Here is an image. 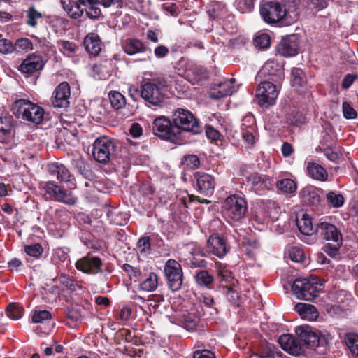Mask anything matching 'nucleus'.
<instances>
[{"mask_svg": "<svg viewBox=\"0 0 358 358\" xmlns=\"http://www.w3.org/2000/svg\"><path fill=\"white\" fill-rule=\"evenodd\" d=\"M83 45L89 54L96 56L101 50L102 43L97 34L89 33L84 38Z\"/></svg>", "mask_w": 358, "mask_h": 358, "instance_id": "29", "label": "nucleus"}, {"mask_svg": "<svg viewBox=\"0 0 358 358\" xmlns=\"http://www.w3.org/2000/svg\"><path fill=\"white\" fill-rule=\"evenodd\" d=\"M296 311L301 316L306 317L317 313L316 308L310 304L299 303L295 306Z\"/></svg>", "mask_w": 358, "mask_h": 358, "instance_id": "53", "label": "nucleus"}, {"mask_svg": "<svg viewBox=\"0 0 358 358\" xmlns=\"http://www.w3.org/2000/svg\"><path fill=\"white\" fill-rule=\"evenodd\" d=\"M342 245L343 241L327 243L322 246V250L331 258L336 259L339 257V250Z\"/></svg>", "mask_w": 358, "mask_h": 358, "instance_id": "49", "label": "nucleus"}, {"mask_svg": "<svg viewBox=\"0 0 358 358\" xmlns=\"http://www.w3.org/2000/svg\"><path fill=\"white\" fill-rule=\"evenodd\" d=\"M105 211L110 224L124 226L127 223L129 220L127 213L121 211L118 208L109 206Z\"/></svg>", "mask_w": 358, "mask_h": 358, "instance_id": "31", "label": "nucleus"}, {"mask_svg": "<svg viewBox=\"0 0 358 358\" xmlns=\"http://www.w3.org/2000/svg\"><path fill=\"white\" fill-rule=\"evenodd\" d=\"M291 85L296 88H306L308 79L304 71L299 67H294L291 70Z\"/></svg>", "mask_w": 358, "mask_h": 358, "instance_id": "35", "label": "nucleus"}, {"mask_svg": "<svg viewBox=\"0 0 358 358\" xmlns=\"http://www.w3.org/2000/svg\"><path fill=\"white\" fill-rule=\"evenodd\" d=\"M24 310V308L18 303H11L7 306L6 313L9 318L16 320L23 316Z\"/></svg>", "mask_w": 358, "mask_h": 358, "instance_id": "45", "label": "nucleus"}, {"mask_svg": "<svg viewBox=\"0 0 358 358\" xmlns=\"http://www.w3.org/2000/svg\"><path fill=\"white\" fill-rule=\"evenodd\" d=\"M207 256L208 254L203 248L200 247L194 248L184 259V266L189 268H205L207 267L208 262L204 257Z\"/></svg>", "mask_w": 358, "mask_h": 358, "instance_id": "23", "label": "nucleus"}, {"mask_svg": "<svg viewBox=\"0 0 358 358\" xmlns=\"http://www.w3.org/2000/svg\"><path fill=\"white\" fill-rule=\"evenodd\" d=\"M223 289L226 294L228 301L234 306H239V295L231 287L226 285H223Z\"/></svg>", "mask_w": 358, "mask_h": 358, "instance_id": "54", "label": "nucleus"}, {"mask_svg": "<svg viewBox=\"0 0 358 358\" xmlns=\"http://www.w3.org/2000/svg\"><path fill=\"white\" fill-rule=\"evenodd\" d=\"M24 252L29 256H31V257H33L35 258H39L43 252V248L40 243H35L33 245H26L24 246Z\"/></svg>", "mask_w": 358, "mask_h": 358, "instance_id": "58", "label": "nucleus"}, {"mask_svg": "<svg viewBox=\"0 0 358 358\" xmlns=\"http://www.w3.org/2000/svg\"><path fill=\"white\" fill-rule=\"evenodd\" d=\"M196 180V189L206 196H210L215 189V182L214 178L204 172H196L194 174Z\"/></svg>", "mask_w": 358, "mask_h": 358, "instance_id": "21", "label": "nucleus"}, {"mask_svg": "<svg viewBox=\"0 0 358 358\" xmlns=\"http://www.w3.org/2000/svg\"><path fill=\"white\" fill-rule=\"evenodd\" d=\"M12 138V122L7 117H0V142L8 143Z\"/></svg>", "mask_w": 358, "mask_h": 358, "instance_id": "38", "label": "nucleus"}, {"mask_svg": "<svg viewBox=\"0 0 358 358\" xmlns=\"http://www.w3.org/2000/svg\"><path fill=\"white\" fill-rule=\"evenodd\" d=\"M178 320L181 327L188 331H193L199 324V317L194 313H186L181 315Z\"/></svg>", "mask_w": 358, "mask_h": 358, "instance_id": "37", "label": "nucleus"}, {"mask_svg": "<svg viewBox=\"0 0 358 358\" xmlns=\"http://www.w3.org/2000/svg\"><path fill=\"white\" fill-rule=\"evenodd\" d=\"M175 128L173 120L165 116H159L152 122V131L155 136L164 141L181 144L182 140Z\"/></svg>", "mask_w": 358, "mask_h": 358, "instance_id": "7", "label": "nucleus"}, {"mask_svg": "<svg viewBox=\"0 0 358 358\" xmlns=\"http://www.w3.org/2000/svg\"><path fill=\"white\" fill-rule=\"evenodd\" d=\"M292 292L300 300L312 301L318 296L317 287L306 278H297L292 285Z\"/></svg>", "mask_w": 358, "mask_h": 358, "instance_id": "13", "label": "nucleus"}, {"mask_svg": "<svg viewBox=\"0 0 358 358\" xmlns=\"http://www.w3.org/2000/svg\"><path fill=\"white\" fill-rule=\"evenodd\" d=\"M217 278L220 282H230L233 279L232 273L221 263L217 266Z\"/></svg>", "mask_w": 358, "mask_h": 358, "instance_id": "55", "label": "nucleus"}, {"mask_svg": "<svg viewBox=\"0 0 358 358\" xmlns=\"http://www.w3.org/2000/svg\"><path fill=\"white\" fill-rule=\"evenodd\" d=\"M278 189L286 194H294L297 189L296 182L289 178H284L275 182Z\"/></svg>", "mask_w": 358, "mask_h": 358, "instance_id": "41", "label": "nucleus"}, {"mask_svg": "<svg viewBox=\"0 0 358 358\" xmlns=\"http://www.w3.org/2000/svg\"><path fill=\"white\" fill-rule=\"evenodd\" d=\"M169 85L164 77H156L141 83V99L153 106H161L166 99Z\"/></svg>", "mask_w": 358, "mask_h": 358, "instance_id": "2", "label": "nucleus"}, {"mask_svg": "<svg viewBox=\"0 0 358 358\" xmlns=\"http://www.w3.org/2000/svg\"><path fill=\"white\" fill-rule=\"evenodd\" d=\"M52 319V315L48 310H36L32 315V322L34 323H42L46 320H50Z\"/></svg>", "mask_w": 358, "mask_h": 358, "instance_id": "57", "label": "nucleus"}, {"mask_svg": "<svg viewBox=\"0 0 358 358\" xmlns=\"http://www.w3.org/2000/svg\"><path fill=\"white\" fill-rule=\"evenodd\" d=\"M103 262L99 257L94 256L88 252L85 256L78 259L75 263L77 270L87 275H96L103 273Z\"/></svg>", "mask_w": 358, "mask_h": 358, "instance_id": "14", "label": "nucleus"}, {"mask_svg": "<svg viewBox=\"0 0 358 358\" xmlns=\"http://www.w3.org/2000/svg\"><path fill=\"white\" fill-rule=\"evenodd\" d=\"M234 78L224 80L223 82L215 83L210 89V96L214 99H219L231 95L234 90Z\"/></svg>", "mask_w": 358, "mask_h": 358, "instance_id": "26", "label": "nucleus"}, {"mask_svg": "<svg viewBox=\"0 0 358 358\" xmlns=\"http://www.w3.org/2000/svg\"><path fill=\"white\" fill-rule=\"evenodd\" d=\"M92 146V156L100 164H108L111 158L116 155L115 141L108 136H102L96 138Z\"/></svg>", "mask_w": 358, "mask_h": 358, "instance_id": "5", "label": "nucleus"}, {"mask_svg": "<svg viewBox=\"0 0 358 358\" xmlns=\"http://www.w3.org/2000/svg\"><path fill=\"white\" fill-rule=\"evenodd\" d=\"M42 18V14L34 6H31L27 12V24L31 27L38 25V20Z\"/></svg>", "mask_w": 358, "mask_h": 358, "instance_id": "50", "label": "nucleus"}, {"mask_svg": "<svg viewBox=\"0 0 358 358\" xmlns=\"http://www.w3.org/2000/svg\"><path fill=\"white\" fill-rule=\"evenodd\" d=\"M248 182L251 184L255 193L259 195L271 190L275 185V181L271 177L257 172L252 173L248 176Z\"/></svg>", "mask_w": 358, "mask_h": 358, "instance_id": "17", "label": "nucleus"}, {"mask_svg": "<svg viewBox=\"0 0 358 358\" xmlns=\"http://www.w3.org/2000/svg\"><path fill=\"white\" fill-rule=\"evenodd\" d=\"M54 281L59 284L63 291L71 294L78 292L83 288L82 281H78L73 276L65 273L57 275Z\"/></svg>", "mask_w": 358, "mask_h": 358, "instance_id": "25", "label": "nucleus"}, {"mask_svg": "<svg viewBox=\"0 0 358 358\" xmlns=\"http://www.w3.org/2000/svg\"><path fill=\"white\" fill-rule=\"evenodd\" d=\"M289 256L292 261L301 262L305 259V253L303 249L293 246L289 250Z\"/></svg>", "mask_w": 358, "mask_h": 358, "instance_id": "61", "label": "nucleus"}, {"mask_svg": "<svg viewBox=\"0 0 358 358\" xmlns=\"http://www.w3.org/2000/svg\"><path fill=\"white\" fill-rule=\"evenodd\" d=\"M108 99L111 106L115 110H120L126 105V99L123 94L117 91H110Z\"/></svg>", "mask_w": 358, "mask_h": 358, "instance_id": "44", "label": "nucleus"}, {"mask_svg": "<svg viewBox=\"0 0 358 358\" xmlns=\"http://www.w3.org/2000/svg\"><path fill=\"white\" fill-rule=\"evenodd\" d=\"M282 355V353L278 350L275 345L268 343L264 351L262 354L258 355V356L260 358H268L274 357L275 355L280 357Z\"/></svg>", "mask_w": 358, "mask_h": 358, "instance_id": "60", "label": "nucleus"}, {"mask_svg": "<svg viewBox=\"0 0 358 358\" xmlns=\"http://www.w3.org/2000/svg\"><path fill=\"white\" fill-rule=\"evenodd\" d=\"M57 43L59 50L65 57H71L76 55L79 50V46L73 41L59 40Z\"/></svg>", "mask_w": 358, "mask_h": 358, "instance_id": "40", "label": "nucleus"}, {"mask_svg": "<svg viewBox=\"0 0 358 358\" xmlns=\"http://www.w3.org/2000/svg\"><path fill=\"white\" fill-rule=\"evenodd\" d=\"M345 343L350 351L358 357V334L355 333L346 334L345 337Z\"/></svg>", "mask_w": 358, "mask_h": 358, "instance_id": "48", "label": "nucleus"}, {"mask_svg": "<svg viewBox=\"0 0 358 358\" xmlns=\"http://www.w3.org/2000/svg\"><path fill=\"white\" fill-rule=\"evenodd\" d=\"M278 342L282 349L291 355L297 357L304 353V345L301 343L299 338H295L291 334L281 335L278 338Z\"/></svg>", "mask_w": 358, "mask_h": 358, "instance_id": "20", "label": "nucleus"}, {"mask_svg": "<svg viewBox=\"0 0 358 358\" xmlns=\"http://www.w3.org/2000/svg\"><path fill=\"white\" fill-rule=\"evenodd\" d=\"M259 12L263 20L268 24L289 26L299 18L296 0L266 1L260 6Z\"/></svg>", "mask_w": 358, "mask_h": 358, "instance_id": "1", "label": "nucleus"}, {"mask_svg": "<svg viewBox=\"0 0 358 358\" xmlns=\"http://www.w3.org/2000/svg\"><path fill=\"white\" fill-rule=\"evenodd\" d=\"M71 95L70 85L67 82H62L55 89L51 101L55 108H66L69 106Z\"/></svg>", "mask_w": 358, "mask_h": 358, "instance_id": "22", "label": "nucleus"}, {"mask_svg": "<svg viewBox=\"0 0 358 358\" xmlns=\"http://www.w3.org/2000/svg\"><path fill=\"white\" fill-rule=\"evenodd\" d=\"M164 273L169 290L176 292L181 289L184 276L181 264L178 261L169 259L164 264Z\"/></svg>", "mask_w": 358, "mask_h": 358, "instance_id": "8", "label": "nucleus"}, {"mask_svg": "<svg viewBox=\"0 0 358 358\" xmlns=\"http://www.w3.org/2000/svg\"><path fill=\"white\" fill-rule=\"evenodd\" d=\"M124 52L128 55H134L138 53L151 52L152 50L141 40L137 38H127L122 44Z\"/></svg>", "mask_w": 358, "mask_h": 358, "instance_id": "27", "label": "nucleus"}, {"mask_svg": "<svg viewBox=\"0 0 358 358\" xmlns=\"http://www.w3.org/2000/svg\"><path fill=\"white\" fill-rule=\"evenodd\" d=\"M84 308L76 305L74 306L68 307L65 310V316L68 321L66 324L71 328H74L81 321L83 316Z\"/></svg>", "mask_w": 358, "mask_h": 358, "instance_id": "32", "label": "nucleus"}, {"mask_svg": "<svg viewBox=\"0 0 358 358\" xmlns=\"http://www.w3.org/2000/svg\"><path fill=\"white\" fill-rule=\"evenodd\" d=\"M40 187L44 191L47 199L69 206H73L77 201V198L71 192L58 185L55 181L42 182Z\"/></svg>", "mask_w": 358, "mask_h": 358, "instance_id": "9", "label": "nucleus"}, {"mask_svg": "<svg viewBox=\"0 0 358 358\" xmlns=\"http://www.w3.org/2000/svg\"><path fill=\"white\" fill-rule=\"evenodd\" d=\"M206 135L208 139L217 144L219 141L222 143L223 139V136L219 132V131L209 124L206 125Z\"/></svg>", "mask_w": 358, "mask_h": 358, "instance_id": "59", "label": "nucleus"}, {"mask_svg": "<svg viewBox=\"0 0 358 358\" xmlns=\"http://www.w3.org/2000/svg\"><path fill=\"white\" fill-rule=\"evenodd\" d=\"M281 84L264 80L256 89L255 96L261 107L268 108L275 103Z\"/></svg>", "mask_w": 358, "mask_h": 358, "instance_id": "10", "label": "nucleus"}, {"mask_svg": "<svg viewBox=\"0 0 358 358\" xmlns=\"http://www.w3.org/2000/svg\"><path fill=\"white\" fill-rule=\"evenodd\" d=\"M248 211L245 199L234 194L227 196L222 206L224 216L231 221H239L243 218Z\"/></svg>", "mask_w": 358, "mask_h": 358, "instance_id": "6", "label": "nucleus"}, {"mask_svg": "<svg viewBox=\"0 0 358 358\" xmlns=\"http://www.w3.org/2000/svg\"><path fill=\"white\" fill-rule=\"evenodd\" d=\"M182 164L187 168V169L194 170L200 167L201 162L199 158L196 155H185L182 158Z\"/></svg>", "mask_w": 358, "mask_h": 358, "instance_id": "46", "label": "nucleus"}, {"mask_svg": "<svg viewBox=\"0 0 358 358\" xmlns=\"http://www.w3.org/2000/svg\"><path fill=\"white\" fill-rule=\"evenodd\" d=\"M45 62L40 55L32 53L29 55L18 67L23 73L31 74L43 68Z\"/></svg>", "mask_w": 358, "mask_h": 358, "instance_id": "24", "label": "nucleus"}, {"mask_svg": "<svg viewBox=\"0 0 358 358\" xmlns=\"http://www.w3.org/2000/svg\"><path fill=\"white\" fill-rule=\"evenodd\" d=\"M255 118L252 115H247L242 119L241 129L256 131Z\"/></svg>", "mask_w": 358, "mask_h": 358, "instance_id": "62", "label": "nucleus"}, {"mask_svg": "<svg viewBox=\"0 0 358 358\" xmlns=\"http://www.w3.org/2000/svg\"><path fill=\"white\" fill-rule=\"evenodd\" d=\"M61 3L68 15L73 19L80 17L86 9V3L84 1L61 0Z\"/></svg>", "mask_w": 358, "mask_h": 358, "instance_id": "28", "label": "nucleus"}, {"mask_svg": "<svg viewBox=\"0 0 358 358\" xmlns=\"http://www.w3.org/2000/svg\"><path fill=\"white\" fill-rule=\"evenodd\" d=\"M306 171L309 177L319 181L324 182L328 178V173L326 169L320 164L315 162H308L307 164Z\"/></svg>", "mask_w": 358, "mask_h": 358, "instance_id": "34", "label": "nucleus"}, {"mask_svg": "<svg viewBox=\"0 0 358 358\" xmlns=\"http://www.w3.org/2000/svg\"><path fill=\"white\" fill-rule=\"evenodd\" d=\"M172 119L180 137L182 131L193 134H199L202 131L199 120L187 109L178 108L173 112Z\"/></svg>", "mask_w": 358, "mask_h": 358, "instance_id": "3", "label": "nucleus"}, {"mask_svg": "<svg viewBox=\"0 0 358 358\" xmlns=\"http://www.w3.org/2000/svg\"><path fill=\"white\" fill-rule=\"evenodd\" d=\"M295 333L301 343L304 345V348L315 349L327 344L326 338L309 325L298 326L295 329Z\"/></svg>", "mask_w": 358, "mask_h": 358, "instance_id": "11", "label": "nucleus"}, {"mask_svg": "<svg viewBox=\"0 0 358 358\" xmlns=\"http://www.w3.org/2000/svg\"><path fill=\"white\" fill-rule=\"evenodd\" d=\"M80 239L87 248L92 250L94 252H101L103 250V241L95 237L90 231L82 233Z\"/></svg>", "mask_w": 358, "mask_h": 358, "instance_id": "33", "label": "nucleus"}, {"mask_svg": "<svg viewBox=\"0 0 358 358\" xmlns=\"http://www.w3.org/2000/svg\"><path fill=\"white\" fill-rule=\"evenodd\" d=\"M77 168L79 173L86 179L89 180H94L96 176L94 172L90 169V166L83 160H78L77 162Z\"/></svg>", "mask_w": 358, "mask_h": 358, "instance_id": "51", "label": "nucleus"}, {"mask_svg": "<svg viewBox=\"0 0 358 358\" xmlns=\"http://www.w3.org/2000/svg\"><path fill=\"white\" fill-rule=\"evenodd\" d=\"M141 254H148L151 251L150 238L148 236H141L136 244Z\"/></svg>", "mask_w": 358, "mask_h": 358, "instance_id": "56", "label": "nucleus"}, {"mask_svg": "<svg viewBox=\"0 0 358 358\" xmlns=\"http://www.w3.org/2000/svg\"><path fill=\"white\" fill-rule=\"evenodd\" d=\"M97 3H86V15L89 18L96 19L101 15V10L96 6Z\"/></svg>", "mask_w": 358, "mask_h": 358, "instance_id": "64", "label": "nucleus"}, {"mask_svg": "<svg viewBox=\"0 0 358 358\" xmlns=\"http://www.w3.org/2000/svg\"><path fill=\"white\" fill-rule=\"evenodd\" d=\"M229 250V247L227 246V241L223 236H220L218 234L210 236L206 245V252L208 255L222 258Z\"/></svg>", "mask_w": 358, "mask_h": 358, "instance_id": "18", "label": "nucleus"}, {"mask_svg": "<svg viewBox=\"0 0 358 358\" xmlns=\"http://www.w3.org/2000/svg\"><path fill=\"white\" fill-rule=\"evenodd\" d=\"M14 50L17 52H26L33 50V43L27 38H20L16 40L14 43Z\"/></svg>", "mask_w": 358, "mask_h": 358, "instance_id": "52", "label": "nucleus"}, {"mask_svg": "<svg viewBox=\"0 0 358 358\" xmlns=\"http://www.w3.org/2000/svg\"><path fill=\"white\" fill-rule=\"evenodd\" d=\"M158 275L154 272H150L145 279L139 282V289L145 292H153L158 287Z\"/></svg>", "mask_w": 358, "mask_h": 358, "instance_id": "39", "label": "nucleus"}, {"mask_svg": "<svg viewBox=\"0 0 358 358\" xmlns=\"http://www.w3.org/2000/svg\"><path fill=\"white\" fill-rule=\"evenodd\" d=\"M300 39L297 34L282 37L276 46L277 52L285 57L296 56L299 53Z\"/></svg>", "mask_w": 358, "mask_h": 358, "instance_id": "16", "label": "nucleus"}, {"mask_svg": "<svg viewBox=\"0 0 358 358\" xmlns=\"http://www.w3.org/2000/svg\"><path fill=\"white\" fill-rule=\"evenodd\" d=\"M194 278L198 286L210 289L213 288L214 277L208 270L203 269L196 271Z\"/></svg>", "mask_w": 358, "mask_h": 358, "instance_id": "36", "label": "nucleus"}, {"mask_svg": "<svg viewBox=\"0 0 358 358\" xmlns=\"http://www.w3.org/2000/svg\"><path fill=\"white\" fill-rule=\"evenodd\" d=\"M323 192L321 188L307 185L299 191V198L303 206L309 207L313 211L320 212L322 210L321 194Z\"/></svg>", "mask_w": 358, "mask_h": 358, "instance_id": "12", "label": "nucleus"}, {"mask_svg": "<svg viewBox=\"0 0 358 358\" xmlns=\"http://www.w3.org/2000/svg\"><path fill=\"white\" fill-rule=\"evenodd\" d=\"M270 39V36L268 34L263 33L257 36L254 39V42L255 45L259 48L265 49L269 47L271 42Z\"/></svg>", "mask_w": 358, "mask_h": 358, "instance_id": "63", "label": "nucleus"}, {"mask_svg": "<svg viewBox=\"0 0 358 358\" xmlns=\"http://www.w3.org/2000/svg\"><path fill=\"white\" fill-rule=\"evenodd\" d=\"M315 232L323 240L338 243L343 241L341 230L330 222L326 221L318 222L316 224Z\"/></svg>", "mask_w": 358, "mask_h": 358, "instance_id": "19", "label": "nucleus"}, {"mask_svg": "<svg viewBox=\"0 0 358 358\" xmlns=\"http://www.w3.org/2000/svg\"><path fill=\"white\" fill-rule=\"evenodd\" d=\"M122 269L127 273L130 280H133L134 282H140L142 280V272L139 268L126 263L122 265Z\"/></svg>", "mask_w": 358, "mask_h": 358, "instance_id": "47", "label": "nucleus"}, {"mask_svg": "<svg viewBox=\"0 0 358 358\" xmlns=\"http://www.w3.org/2000/svg\"><path fill=\"white\" fill-rule=\"evenodd\" d=\"M326 201L328 206L333 208H339L344 205L345 198L341 193H336L334 191H329L326 194Z\"/></svg>", "mask_w": 358, "mask_h": 358, "instance_id": "43", "label": "nucleus"}, {"mask_svg": "<svg viewBox=\"0 0 358 358\" xmlns=\"http://www.w3.org/2000/svg\"><path fill=\"white\" fill-rule=\"evenodd\" d=\"M258 74L273 83L281 84L285 78L283 66L276 60H268L262 67Z\"/></svg>", "mask_w": 358, "mask_h": 358, "instance_id": "15", "label": "nucleus"}, {"mask_svg": "<svg viewBox=\"0 0 358 358\" xmlns=\"http://www.w3.org/2000/svg\"><path fill=\"white\" fill-rule=\"evenodd\" d=\"M296 225L300 232L304 235L310 236L315 231L311 218L306 214L301 219H296Z\"/></svg>", "mask_w": 358, "mask_h": 358, "instance_id": "42", "label": "nucleus"}, {"mask_svg": "<svg viewBox=\"0 0 358 358\" xmlns=\"http://www.w3.org/2000/svg\"><path fill=\"white\" fill-rule=\"evenodd\" d=\"M12 110L18 118H22L36 124L43 122L45 114L43 108L24 99L16 100L13 103Z\"/></svg>", "mask_w": 358, "mask_h": 358, "instance_id": "4", "label": "nucleus"}, {"mask_svg": "<svg viewBox=\"0 0 358 358\" xmlns=\"http://www.w3.org/2000/svg\"><path fill=\"white\" fill-rule=\"evenodd\" d=\"M48 171L51 176H56L59 182H67L70 181L71 174L66 166L62 163L56 162L49 164Z\"/></svg>", "mask_w": 358, "mask_h": 358, "instance_id": "30", "label": "nucleus"}]
</instances>
